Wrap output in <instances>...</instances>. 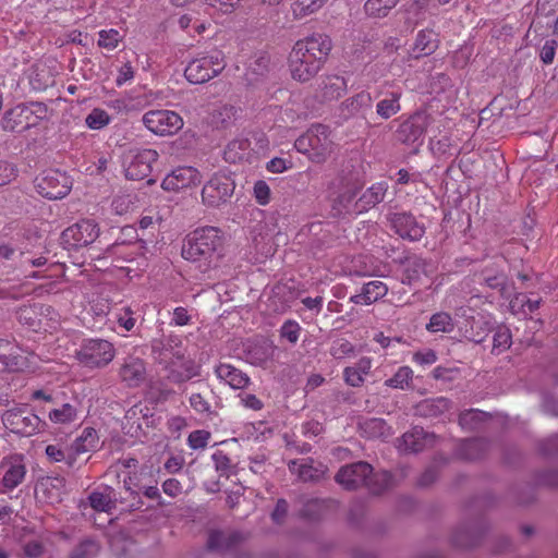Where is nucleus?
Returning a JSON list of instances; mask_svg holds the SVG:
<instances>
[{
    "mask_svg": "<svg viewBox=\"0 0 558 558\" xmlns=\"http://www.w3.org/2000/svg\"><path fill=\"white\" fill-rule=\"evenodd\" d=\"M333 43L325 33H313L295 41L289 56L288 68L293 80L305 83L325 66Z\"/></svg>",
    "mask_w": 558,
    "mask_h": 558,
    "instance_id": "1",
    "label": "nucleus"
},
{
    "mask_svg": "<svg viewBox=\"0 0 558 558\" xmlns=\"http://www.w3.org/2000/svg\"><path fill=\"white\" fill-rule=\"evenodd\" d=\"M222 246V232L216 227H203L185 236L181 254L186 260L204 263L207 269L219 259Z\"/></svg>",
    "mask_w": 558,
    "mask_h": 558,
    "instance_id": "2",
    "label": "nucleus"
},
{
    "mask_svg": "<svg viewBox=\"0 0 558 558\" xmlns=\"http://www.w3.org/2000/svg\"><path fill=\"white\" fill-rule=\"evenodd\" d=\"M335 480L348 490L365 486L374 495H379L393 485V478L389 472L374 473L373 466L363 461L342 466Z\"/></svg>",
    "mask_w": 558,
    "mask_h": 558,
    "instance_id": "3",
    "label": "nucleus"
},
{
    "mask_svg": "<svg viewBox=\"0 0 558 558\" xmlns=\"http://www.w3.org/2000/svg\"><path fill=\"white\" fill-rule=\"evenodd\" d=\"M48 108L44 102H22L7 110L1 118V128L5 132L21 133L37 126L47 118Z\"/></svg>",
    "mask_w": 558,
    "mask_h": 558,
    "instance_id": "4",
    "label": "nucleus"
},
{
    "mask_svg": "<svg viewBox=\"0 0 558 558\" xmlns=\"http://www.w3.org/2000/svg\"><path fill=\"white\" fill-rule=\"evenodd\" d=\"M1 422L10 432L24 437L33 436L47 426L46 422L33 413L26 404L7 410L1 415Z\"/></svg>",
    "mask_w": 558,
    "mask_h": 558,
    "instance_id": "5",
    "label": "nucleus"
},
{
    "mask_svg": "<svg viewBox=\"0 0 558 558\" xmlns=\"http://www.w3.org/2000/svg\"><path fill=\"white\" fill-rule=\"evenodd\" d=\"M332 142L329 137V129L324 124L312 125L294 142V147L303 154H311V158L320 162L331 153Z\"/></svg>",
    "mask_w": 558,
    "mask_h": 558,
    "instance_id": "6",
    "label": "nucleus"
},
{
    "mask_svg": "<svg viewBox=\"0 0 558 558\" xmlns=\"http://www.w3.org/2000/svg\"><path fill=\"white\" fill-rule=\"evenodd\" d=\"M226 62L221 51L192 60L185 68L184 75L192 84H204L225 69Z\"/></svg>",
    "mask_w": 558,
    "mask_h": 558,
    "instance_id": "7",
    "label": "nucleus"
},
{
    "mask_svg": "<svg viewBox=\"0 0 558 558\" xmlns=\"http://www.w3.org/2000/svg\"><path fill=\"white\" fill-rule=\"evenodd\" d=\"M114 357L113 344L104 339H88L77 351L78 361L86 367L96 368L108 365Z\"/></svg>",
    "mask_w": 558,
    "mask_h": 558,
    "instance_id": "8",
    "label": "nucleus"
},
{
    "mask_svg": "<svg viewBox=\"0 0 558 558\" xmlns=\"http://www.w3.org/2000/svg\"><path fill=\"white\" fill-rule=\"evenodd\" d=\"M35 187L46 198L60 199L70 193L72 180L65 172L50 169L35 179Z\"/></svg>",
    "mask_w": 558,
    "mask_h": 558,
    "instance_id": "9",
    "label": "nucleus"
},
{
    "mask_svg": "<svg viewBox=\"0 0 558 558\" xmlns=\"http://www.w3.org/2000/svg\"><path fill=\"white\" fill-rule=\"evenodd\" d=\"M98 235L97 223L89 219H82L61 233L60 243L69 251L77 250L92 244Z\"/></svg>",
    "mask_w": 558,
    "mask_h": 558,
    "instance_id": "10",
    "label": "nucleus"
},
{
    "mask_svg": "<svg viewBox=\"0 0 558 558\" xmlns=\"http://www.w3.org/2000/svg\"><path fill=\"white\" fill-rule=\"evenodd\" d=\"M233 180L225 173H216L203 186L202 199L209 207L226 204L234 192Z\"/></svg>",
    "mask_w": 558,
    "mask_h": 558,
    "instance_id": "11",
    "label": "nucleus"
},
{
    "mask_svg": "<svg viewBox=\"0 0 558 558\" xmlns=\"http://www.w3.org/2000/svg\"><path fill=\"white\" fill-rule=\"evenodd\" d=\"M159 155L155 149L131 150L125 156V178L128 180H143L147 178L153 169V163L157 161Z\"/></svg>",
    "mask_w": 558,
    "mask_h": 558,
    "instance_id": "12",
    "label": "nucleus"
},
{
    "mask_svg": "<svg viewBox=\"0 0 558 558\" xmlns=\"http://www.w3.org/2000/svg\"><path fill=\"white\" fill-rule=\"evenodd\" d=\"M143 123L150 132L160 136L172 135L183 126L182 118L170 110H150L143 116Z\"/></svg>",
    "mask_w": 558,
    "mask_h": 558,
    "instance_id": "13",
    "label": "nucleus"
},
{
    "mask_svg": "<svg viewBox=\"0 0 558 558\" xmlns=\"http://www.w3.org/2000/svg\"><path fill=\"white\" fill-rule=\"evenodd\" d=\"M360 187L341 179L330 193L331 213L335 217H341L352 213L353 201Z\"/></svg>",
    "mask_w": 558,
    "mask_h": 558,
    "instance_id": "14",
    "label": "nucleus"
},
{
    "mask_svg": "<svg viewBox=\"0 0 558 558\" xmlns=\"http://www.w3.org/2000/svg\"><path fill=\"white\" fill-rule=\"evenodd\" d=\"M430 116L426 112H415L400 123L396 134L403 144H414L423 137L430 123Z\"/></svg>",
    "mask_w": 558,
    "mask_h": 558,
    "instance_id": "15",
    "label": "nucleus"
},
{
    "mask_svg": "<svg viewBox=\"0 0 558 558\" xmlns=\"http://www.w3.org/2000/svg\"><path fill=\"white\" fill-rule=\"evenodd\" d=\"M248 533L241 531H210L207 538V548L220 554L235 551L246 539Z\"/></svg>",
    "mask_w": 558,
    "mask_h": 558,
    "instance_id": "16",
    "label": "nucleus"
},
{
    "mask_svg": "<svg viewBox=\"0 0 558 558\" xmlns=\"http://www.w3.org/2000/svg\"><path fill=\"white\" fill-rule=\"evenodd\" d=\"M151 353L155 361L162 365L163 368L173 361H181L184 357V351L181 341L173 336L154 339L151 341Z\"/></svg>",
    "mask_w": 558,
    "mask_h": 558,
    "instance_id": "17",
    "label": "nucleus"
},
{
    "mask_svg": "<svg viewBox=\"0 0 558 558\" xmlns=\"http://www.w3.org/2000/svg\"><path fill=\"white\" fill-rule=\"evenodd\" d=\"M272 341L265 337H255L243 343V353L246 362L254 365H266L275 353Z\"/></svg>",
    "mask_w": 558,
    "mask_h": 558,
    "instance_id": "18",
    "label": "nucleus"
},
{
    "mask_svg": "<svg viewBox=\"0 0 558 558\" xmlns=\"http://www.w3.org/2000/svg\"><path fill=\"white\" fill-rule=\"evenodd\" d=\"M390 226L402 239L418 241L425 234L423 223L416 221L415 217L408 213H396L390 217Z\"/></svg>",
    "mask_w": 558,
    "mask_h": 558,
    "instance_id": "19",
    "label": "nucleus"
},
{
    "mask_svg": "<svg viewBox=\"0 0 558 558\" xmlns=\"http://www.w3.org/2000/svg\"><path fill=\"white\" fill-rule=\"evenodd\" d=\"M199 183L201 174L197 169L193 167H178L162 180L161 186L166 191L175 192Z\"/></svg>",
    "mask_w": 558,
    "mask_h": 558,
    "instance_id": "20",
    "label": "nucleus"
},
{
    "mask_svg": "<svg viewBox=\"0 0 558 558\" xmlns=\"http://www.w3.org/2000/svg\"><path fill=\"white\" fill-rule=\"evenodd\" d=\"M167 371V379L175 385H182L190 379L201 375V365L192 359L173 361L165 367Z\"/></svg>",
    "mask_w": 558,
    "mask_h": 558,
    "instance_id": "21",
    "label": "nucleus"
},
{
    "mask_svg": "<svg viewBox=\"0 0 558 558\" xmlns=\"http://www.w3.org/2000/svg\"><path fill=\"white\" fill-rule=\"evenodd\" d=\"M2 484L7 489L17 487L25 478L26 466L21 458L4 459L0 463Z\"/></svg>",
    "mask_w": 558,
    "mask_h": 558,
    "instance_id": "22",
    "label": "nucleus"
},
{
    "mask_svg": "<svg viewBox=\"0 0 558 558\" xmlns=\"http://www.w3.org/2000/svg\"><path fill=\"white\" fill-rule=\"evenodd\" d=\"M347 90L345 80L339 75H328L318 85L316 97L322 102H329L341 98Z\"/></svg>",
    "mask_w": 558,
    "mask_h": 558,
    "instance_id": "23",
    "label": "nucleus"
},
{
    "mask_svg": "<svg viewBox=\"0 0 558 558\" xmlns=\"http://www.w3.org/2000/svg\"><path fill=\"white\" fill-rule=\"evenodd\" d=\"M120 378L128 387H138L146 376V367L143 360L138 357H128L120 367Z\"/></svg>",
    "mask_w": 558,
    "mask_h": 558,
    "instance_id": "24",
    "label": "nucleus"
},
{
    "mask_svg": "<svg viewBox=\"0 0 558 558\" xmlns=\"http://www.w3.org/2000/svg\"><path fill=\"white\" fill-rule=\"evenodd\" d=\"M438 44L439 39L437 33L433 29H422L417 33L409 56L413 59L430 56L438 48Z\"/></svg>",
    "mask_w": 558,
    "mask_h": 558,
    "instance_id": "25",
    "label": "nucleus"
},
{
    "mask_svg": "<svg viewBox=\"0 0 558 558\" xmlns=\"http://www.w3.org/2000/svg\"><path fill=\"white\" fill-rule=\"evenodd\" d=\"M215 374L233 389H244L250 384L246 373L228 363H219L215 367Z\"/></svg>",
    "mask_w": 558,
    "mask_h": 558,
    "instance_id": "26",
    "label": "nucleus"
},
{
    "mask_svg": "<svg viewBox=\"0 0 558 558\" xmlns=\"http://www.w3.org/2000/svg\"><path fill=\"white\" fill-rule=\"evenodd\" d=\"M387 293V284L383 281L374 280L364 283L361 293L352 295L350 302L360 305H371L386 296Z\"/></svg>",
    "mask_w": 558,
    "mask_h": 558,
    "instance_id": "27",
    "label": "nucleus"
},
{
    "mask_svg": "<svg viewBox=\"0 0 558 558\" xmlns=\"http://www.w3.org/2000/svg\"><path fill=\"white\" fill-rule=\"evenodd\" d=\"M436 440L434 434L426 433L422 427H413L402 436L404 450L410 452H420L428 446H433Z\"/></svg>",
    "mask_w": 558,
    "mask_h": 558,
    "instance_id": "28",
    "label": "nucleus"
},
{
    "mask_svg": "<svg viewBox=\"0 0 558 558\" xmlns=\"http://www.w3.org/2000/svg\"><path fill=\"white\" fill-rule=\"evenodd\" d=\"M373 366V360L368 356H362L352 365L343 369V380L350 387H361L365 381V376L369 374Z\"/></svg>",
    "mask_w": 558,
    "mask_h": 558,
    "instance_id": "29",
    "label": "nucleus"
},
{
    "mask_svg": "<svg viewBox=\"0 0 558 558\" xmlns=\"http://www.w3.org/2000/svg\"><path fill=\"white\" fill-rule=\"evenodd\" d=\"M388 191L387 182H377L369 186L355 203L356 210L354 213H362L384 201Z\"/></svg>",
    "mask_w": 558,
    "mask_h": 558,
    "instance_id": "30",
    "label": "nucleus"
},
{
    "mask_svg": "<svg viewBox=\"0 0 558 558\" xmlns=\"http://www.w3.org/2000/svg\"><path fill=\"white\" fill-rule=\"evenodd\" d=\"M402 92L391 90L385 94V97L380 99L376 105V113L379 118L388 120L401 111Z\"/></svg>",
    "mask_w": 558,
    "mask_h": 558,
    "instance_id": "31",
    "label": "nucleus"
},
{
    "mask_svg": "<svg viewBox=\"0 0 558 558\" xmlns=\"http://www.w3.org/2000/svg\"><path fill=\"white\" fill-rule=\"evenodd\" d=\"M88 499L93 509L104 512H110L119 501L116 490L109 486L105 487V492H93ZM123 501L124 499L120 498V502Z\"/></svg>",
    "mask_w": 558,
    "mask_h": 558,
    "instance_id": "32",
    "label": "nucleus"
},
{
    "mask_svg": "<svg viewBox=\"0 0 558 558\" xmlns=\"http://www.w3.org/2000/svg\"><path fill=\"white\" fill-rule=\"evenodd\" d=\"M97 442L98 435L96 429L93 427H86L69 448L77 462L78 456L94 450L97 447Z\"/></svg>",
    "mask_w": 558,
    "mask_h": 558,
    "instance_id": "33",
    "label": "nucleus"
},
{
    "mask_svg": "<svg viewBox=\"0 0 558 558\" xmlns=\"http://www.w3.org/2000/svg\"><path fill=\"white\" fill-rule=\"evenodd\" d=\"M16 345L9 344L0 357V372H19L26 366V360Z\"/></svg>",
    "mask_w": 558,
    "mask_h": 558,
    "instance_id": "34",
    "label": "nucleus"
},
{
    "mask_svg": "<svg viewBox=\"0 0 558 558\" xmlns=\"http://www.w3.org/2000/svg\"><path fill=\"white\" fill-rule=\"evenodd\" d=\"M487 448L488 444L484 439H466L459 446V457L464 460H477L485 454Z\"/></svg>",
    "mask_w": 558,
    "mask_h": 558,
    "instance_id": "35",
    "label": "nucleus"
},
{
    "mask_svg": "<svg viewBox=\"0 0 558 558\" xmlns=\"http://www.w3.org/2000/svg\"><path fill=\"white\" fill-rule=\"evenodd\" d=\"M78 413V408L75 404L62 403L60 407L52 409L48 417L54 424L65 425L77 421Z\"/></svg>",
    "mask_w": 558,
    "mask_h": 558,
    "instance_id": "36",
    "label": "nucleus"
},
{
    "mask_svg": "<svg viewBox=\"0 0 558 558\" xmlns=\"http://www.w3.org/2000/svg\"><path fill=\"white\" fill-rule=\"evenodd\" d=\"M289 469L304 482L318 481L324 475L322 469L313 466V464L308 463L305 459L292 461L289 464Z\"/></svg>",
    "mask_w": 558,
    "mask_h": 558,
    "instance_id": "37",
    "label": "nucleus"
},
{
    "mask_svg": "<svg viewBox=\"0 0 558 558\" xmlns=\"http://www.w3.org/2000/svg\"><path fill=\"white\" fill-rule=\"evenodd\" d=\"M46 454L51 462H63L68 470H78L81 468V464H76V459L69 447L63 449L59 445H48Z\"/></svg>",
    "mask_w": 558,
    "mask_h": 558,
    "instance_id": "38",
    "label": "nucleus"
},
{
    "mask_svg": "<svg viewBox=\"0 0 558 558\" xmlns=\"http://www.w3.org/2000/svg\"><path fill=\"white\" fill-rule=\"evenodd\" d=\"M251 143L246 138L231 141L223 150V159L229 163H236L245 158Z\"/></svg>",
    "mask_w": 558,
    "mask_h": 558,
    "instance_id": "39",
    "label": "nucleus"
},
{
    "mask_svg": "<svg viewBox=\"0 0 558 558\" xmlns=\"http://www.w3.org/2000/svg\"><path fill=\"white\" fill-rule=\"evenodd\" d=\"M328 0H292L291 12L295 20L304 19L320 10Z\"/></svg>",
    "mask_w": 558,
    "mask_h": 558,
    "instance_id": "40",
    "label": "nucleus"
},
{
    "mask_svg": "<svg viewBox=\"0 0 558 558\" xmlns=\"http://www.w3.org/2000/svg\"><path fill=\"white\" fill-rule=\"evenodd\" d=\"M454 329V322L452 316L447 312H438L432 315L426 330L430 333H450Z\"/></svg>",
    "mask_w": 558,
    "mask_h": 558,
    "instance_id": "41",
    "label": "nucleus"
},
{
    "mask_svg": "<svg viewBox=\"0 0 558 558\" xmlns=\"http://www.w3.org/2000/svg\"><path fill=\"white\" fill-rule=\"evenodd\" d=\"M236 112L234 106L222 105L213 111L211 123L217 129H226L235 120Z\"/></svg>",
    "mask_w": 558,
    "mask_h": 558,
    "instance_id": "42",
    "label": "nucleus"
},
{
    "mask_svg": "<svg viewBox=\"0 0 558 558\" xmlns=\"http://www.w3.org/2000/svg\"><path fill=\"white\" fill-rule=\"evenodd\" d=\"M425 272V263L422 258L413 257L408 258L405 262L402 283L413 284L417 282L421 276Z\"/></svg>",
    "mask_w": 558,
    "mask_h": 558,
    "instance_id": "43",
    "label": "nucleus"
},
{
    "mask_svg": "<svg viewBox=\"0 0 558 558\" xmlns=\"http://www.w3.org/2000/svg\"><path fill=\"white\" fill-rule=\"evenodd\" d=\"M400 0H367L364 4L365 13L371 17H385Z\"/></svg>",
    "mask_w": 558,
    "mask_h": 558,
    "instance_id": "44",
    "label": "nucleus"
},
{
    "mask_svg": "<svg viewBox=\"0 0 558 558\" xmlns=\"http://www.w3.org/2000/svg\"><path fill=\"white\" fill-rule=\"evenodd\" d=\"M412 379V368L409 366H400L391 378L385 380L384 385L389 388L404 390L410 387Z\"/></svg>",
    "mask_w": 558,
    "mask_h": 558,
    "instance_id": "45",
    "label": "nucleus"
},
{
    "mask_svg": "<svg viewBox=\"0 0 558 558\" xmlns=\"http://www.w3.org/2000/svg\"><path fill=\"white\" fill-rule=\"evenodd\" d=\"M330 506L329 500L313 499L306 502L302 509V515L308 520L323 518Z\"/></svg>",
    "mask_w": 558,
    "mask_h": 558,
    "instance_id": "46",
    "label": "nucleus"
},
{
    "mask_svg": "<svg viewBox=\"0 0 558 558\" xmlns=\"http://www.w3.org/2000/svg\"><path fill=\"white\" fill-rule=\"evenodd\" d=\"M270 59L267 54H262L251 63L250 69L246 73V80L250 84L258 81L259 77L264 76L269 69Z\"/></svg>",
    "mask_w": 558,
    "mask_h": 558,
    "instance_id": "47",
    "label": "nucleus"
},
{
    "mask_svg": "<svg viewBox=\"0 0 558 558\" xmlns=\"http://www.w3.org/2000/svg\"><path fill=\"white\" fill-rule=\"evenodd\" d=\"M214 392L210 390L208 393H193L190 397L191 407L201 414L213 415L216 414V411L213 409L209 402V396H213Z\"/></svg>",
    "mask_w": 558,
    "mask_h": 558,
    "instance_id": "48",
    "label": "nucleus"
},
{
    "mask_svg": "<svg viewBox=\"0 0 558 558\" xmlns=\"http://www.w3.org/2000/svg\"><path fill=\"white\" fill-rule=\"evenodd\" d=\"M302 331L303 328L296 320L288 319L281 325V339L294 345L299 341Z\"/></svg>",
    "mask_w": 558,
    "mask_h": 558,
    "instance_id": "49",
    "label": "nucleus"
},
{
    "mask_svg": "<svg viewBox=\"0 0 558 558\" xmlns=\"http://www.w3.org/2000/svg\"><path fill=\"white\" fill-rule=\"evenodd\" d=\"M86 125L93 130H100L109 124L110 116L104 109L95 108L85 119Z\"/></svg>",
    "mask_w": 558,
    "mask_h": 558,
    "instance_id": "50",
    "label": "nucleus"
},
{
    "mask_svg": "<svg viewBox=\"0 0 558 558\" xmlns=\"http://www.w3.org/2000/svg\"><path fill=\"white\" fill-rule=\"evenodd\" d=\"M483 421V413L478 410H468L460 414L459 424L464 429H477Z\"/></svg>",
    "mask_w": 558,
    "mask_h": 558,
    "instance_id": "51",
    "label": "nucleus"
},
{
    "mask_svg": "<svg viewBox=\"0 0 558 558\" xmlns=\"http://www.w3.org/2000/svg\"><path fill=\"white\" fill-rule=\"evenodd\" d=\"M99 551V545L90 539L80 543L72 551L70 558H93Z\"/></svg>",
    "mask_w": 558,
    "mask_h": 558,
    "instance_id": "52",
    "label": "nucleus"
},
{
    "mask_svg": "<svg viewBox=\"0 0 558 558\" xmlns=\"http://www.w3.org/2000/svg\"><path fill=\"white\" fill-rule=\"evenodd\" d=\"M420 408L424 411H428L432 415H437L449 410L450 401L447 398L438 397L423 401Z\"/></svg>",
    "mask_w": 558,
    "mask_h": 558,
    "instance_id": "53",
    "label": "nucleus"
},
{
    "mask_svg": "<svg viewBox=\"0 0 558 558\" xmlns=\"http://www.w3.org/2000/svg\"><path fill=\"white\" fill-rule=\"evenodd\" d=\"M511 345V333L507 328H499L493 338V352L501 353Z\"/></svg>",
    "mask_w": 558,
    "mask_h": 558,
    "instance_id": "54",
    "label": "nucleus"
},
{
    "mask_svg": "<svg viewBox=\"0 0 558 558\" xmlns=\"http://www.w3.org/2000/svg\"><path fill=\"white\" fill-rule=\"evenodd\" d=\"M120 41V34L116 29L100 31L98 45L102 48L112 50Z\"/></svg>",
    "mask_w": 558,
    "mask_h": 558,
    "instance_id": "55",
    "label": "nucleus"
},
{
    "mask_svg": "<svg viewBox=\"0 0 558 558\" xmlns=\"http://www.w3.org/2000/svg\"><path fill=\"white\" fill-rule=\"evenodd\" d=\"M210 439V433L204 429L193 430L187 438L189 446L192 449H204L206 448L208 440Z\"/></svg>",
    "mask_w": 558,
    "mask_h": 558,
    "instance_id": "56",
    "label": "nucleus"
},
{
    "mask_svg": "<svg viewBox=\"0 0 558 558\" xmlns=\"http://www.w3.org/2000/svg\"><path fill=\"white\" fill-rule=\"evenodd\" d=\"M363 428L369 437H380L385 435L387 425L381 418H371L363 424Z\"/></svg>",
    "mask_w": 558,
    "mask_h": 558,
    "instance_id": "57",
    "label": "nucleus"
},
{
    "mask_svg": "<svg viewBox=\"0 0 558 558\" xmlns=\"http://www.w3.org/2000/svg\"><path fill=\"white\" fill-rule=\"evenodd\" d=\"M213 460L215 462V468L220 472V475L229 477L232 468L230 458L222 451H217L213 454Z\"/></svg>",
    "mask_w": 558,
    "mask_h": 558,
    "instance_id": "58",
    "label": "nucleus"
},
{
    "mask_svg": "<svg viewBox=\"0 0 558 558\" xmlns=\"http://www.w3.org/2000/svg\"><path fill=\"white\" fill-rule=\"evenodd\" d=\"M330 353L336 359H342L354 353V345L350 341L341 339L331 347Z\"/></svg>",
    "mask_w": 558,
    "mask_h": 558,
    "instance_id": "59",
    "label": "nucleus"
},
{
    "mask_svg": "<svg viewBox=\"0 0 558 558\" xmlns=\"http://www.w3.org/2000/svg\"><path fill=\"white\" fill-rule=\"evenodd\" d=\"M557 41L554 39L546 40L539 51L541 61L548 65L554 62L556 56Z\"/></svg>",
    "mask_w": 558,
    "mask_h": 558,
    "instance_id": "60",
    "label": "nucleus"
},
{
    "mask_svg": "<svg viewBox=\"0 0 558 558\" xmlns=\"http://www.w3.org/2000/svg\"><path fill=\"white\" fill-rule=\"evenodd\" d=\"M254 195L259 205H266L270 201V189L268 184L258 180L254 185Z\"/></svg>",
    "mask_w": 558,
    "mask_h": 558,
    "instance_id": "61",
    "label": "nucleus"
},
{
    "mask_svg": "<svg viewBox=\"0 0 558 558\" xmlns=\"http://www.w3.org/2000/svg\"><path fill=\"white\" fill-rule=\"evenodd\" d=\"M162 490L167 496L177 498L183 493V486L179 480L172 477L162 483Z\"/></svg>",
    "mask_w": 558,
    "mask_h": 558,
    "instance_id": "62",
    "label": "nucleus"
},
{
    "mask_svg": "<svg viewBox=\"0 0 558 558\" xmlns=\"http://www.w3.org/2000/svg\"><path fill=\"white\" fill-rule=\"evenodd\" d=\"M412 361L418 365H432L437 361V354L434 350L418 351L413 354Z\"/></svg>",
    "mask_w": 558,
    "mask_h": 558,
    "instance_id": "63",
    "label": "nucleus"
},
{
    "mask_svg": "<svg viewBox=\"0 0 558 558\" xmlns=\"http://www.w3.org/2000/svg\"><path fill=\"white\" fill-rule=\"evenodd\" d=\"M15 177L14 167L8 161H0V186L10 183Z\"/></svg>",
    "mask_w": 558,
    "mask_h": 558,
    "instance_id": "64",
    "label": "nucleus"
}]
</instances>
